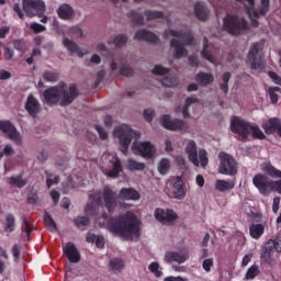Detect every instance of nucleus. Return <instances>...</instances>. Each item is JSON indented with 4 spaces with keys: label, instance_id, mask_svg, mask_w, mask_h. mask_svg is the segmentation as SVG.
Returning <instances> with one entry per match:
<instances>
[{
    "label": "nucleus",
    "instance_id": "obj_1",
    "mask_svg": "<svg viewBox=\"0 0 281 281\" xmlns=\"http://www.w3.org/2000/svg\"><path fill=\"white\" fill-rule=\"evenodd\" d=\"M90 200L91 202L87 204L85 213L95 217L100 227L109 229L111 234L125 240L139 237V221L133 212L127 211L121 216L109 217L103 211L102 199L99 194H91Z\"/></svg>",
    "mask_w": 281,
    "mask_h": 281
},
{
    "label": "nucleus",
    "instance_id": "obj_2",
    "mask_svg": "<svg viewBox=\"0 0 281 281\" xmlns=\"http://www.w3.org/2000/svg\"><path fill=\"white\" fill-rule=\"evenodd\" d=\"M120 199L123 201L136 202L140 199V194L133 188H122L119 196L117 192L114 191L110 186H104L102 200L109 214H113L119 207L122 206Z\"/></svg>",
    "mask_w": 281,
    "mask_h": 281
},
{
    "label": "nucleus",
    "instance_id": "obj_3",
    "mask_svg": "<svg viewBox=\"0 0 281 281\" xmlns=\"http://www.w3.org/2000/svg\"><path fill=\"white\" fill-rule=\"evenodd\" d=\"M43 95L48 105L57 104L60 101V106H68L79 95V92L75 85H70L67 89L65 83H60L46 89Z\"/></svg>",
    "mask_w": 281,
    "mask_h": 281
},
{
    "label": "nucleus",
    "instance_id": "obj_4",
    "mask_svg": "<svg viewBox=\"0 0 281 281\" xmlns=\"http://www.w3.org/2000/svg\"><path fill=\"white\" fill-rule=\"evenodd\" d=\"M231 131L233 134L238 135V140L240 143H246L251 133L254 139L265 140L266 135L256 124H250L249 122L238 117L233 116L231 121Z\"/></svg>",
    "mask_w": 281,
    "mask_h": 281
},
{
    "label": "nucleus",
    "instance_id": "obj_5",
    "mask_svg": "<svg viewBox=\"0 0 281 281\" xmlns=\"http://www.w3.org/2000/svg\"><path fill=\"white\" fill-rule=\"evenodd\" d=\"M168 36H173L170 41V47L175 49V58L180 60V58H186L188 56V49L184 47L186 45L190 46L193 44V35L191 31H176L172 29H167L164 32V38H168ZM177 38H181L180 42Z\"/></svg>",
    "mask_w": 281,
    "mask_h": 281
},
{
    "label": "nucleus",
    "instance_id": "obj_6",
    "mask_svg": "<svg viewBox=\"0 0 281 281\" xmlns=\"http://www.w3.org/2000/svg\"><path fill=\"white\" fill-rule=\"evenodd\" d=\"M223 27L225 32L232 36H241V34H246V32H248L249 24L244 16L235 13H227L223 19Z\"/></svg>",
    "mask_w": 281,
    "mask_h": 281
},
{
    "label": "nucleus",
    "instance_id": "obj_7",
    "mask_svg": "<svg viewBox=\"0 0 281 281\" xmlns=\"http://www.w3.org/2000/svg\"><path fill=\"white\" fill-rule=\"evenodd\" d=\"M113 135L119 139L122 154L126 155L135 132L130 127V125L122 124L114 128Z\"/></svg>",
    "mask_w": 281,
    "mask_h": 281
},
{
    "label": "nucleus",
    "instance_id": "obj_8",
    "mask_svg": "<svg viewBox=\"0 0 281 281\" xmlns=\"http://www.w3.org/2000/svg\"><path fill=\"white\" fill-rule=\"evenodd\" d=\"M255 1L256 0H247L249 7H246V10L251 19V23L255 27H258V19H260V16H266L270 10V0H261L258 9L255 8Z\"/></svg>",
    "mask_w": 281,
    "mask_h": 281
},
{
    "label": "nucleus",
    "instance_id": "obj_9",
    "mask_svg": "<svg viewBox=\"0 0 281 281\" xmlns=\"http://www.w3.org/2000/svg\"><path fill=\"white\" fill-rule=\"evenodd\" d=\"M218 158L221 161L218 168L220 175L235 177L237 175V162L235 158L225 151H221Z\"/></svg>",
    "mask_w": 281,
    "mask_h": 281
},
{
    "label": "nucleus",
    "instance_id": "obj_10",
    "mask_svg": "<svg viewBox=\"0 0 281 281\" xmlns=\"http://www.w3.org/2000/svg\"><path fill=\"white\" fill-rule=\"evenodd\" d=\"M24 12L30 16H43L46 5L43 0H22Z\"/></svg>",
    "mask_w": 281,
    "mask_h": 281
},
{
    "label": "nucleus",
    "instance_id": "obj_11",
    "mask_svg": "<svg viewBox=\"0 0 281 281\" xmlns=\"http://www.w3.org/2000/svg\"><path fill=\"white\" fill-rule=\"evenodd\" d=\"M160 123L164 128L171 132H186L189 128L184 121L178 119L171 120L169 114L162 115Z\"/></svg>",
    "mask_w": 281,
    "mask_h": 281
},
{
    "label": "nucleus",
    "instance_id": "obj_12",
    "mask_svg": "<svg viewBox=\"0 0 281 281\" xmlns=\"http://www.w3.org/2000/svg\"><path fill=\"white\" fill-rule=\"evenodd\" d=\"M260 44L258 42L251 44V47L247 55V60L250 64V69L262 71L265 69L266 64L261 58L257 59L259 54Z\"/></svg>",
    "mask_w": 281,
    "mask_h": 281
},
{
    "label": "nucleus",
    "instance_id": "obj_13",
    "mask_svg": "<svg viewBox=\"0 0 281 281\" xmlns=\"http://www.w3.org/2000/svg\"><path fill=\"white\" fill-rule=\"evenodd\" d=\"M0 131L4 135H7L10 140H12L21 146V144H22L21 133H19V131H16V126H14V124H12V122H10L8 120H4V121L0 120Z\"/></svg>",
    "mask_w": 281,
    "mask_h": 281
},
{
    "label": "nucleus",
    "instance_id": "obj_14",
    "mask_svg": "<svg viewBox=\"0 0 281 281\" xmlns=\"http://www.w3.org/2000/svg\"><path fill=\"white\" fill-rule=\"evenodd\" d=\"M155 220L162 225H171L178 220L177 213L171 209H156L154 213Z\"/></svg>",
    "mask_w": 281,
    "mask_h": 281
},
{
    "label": "nucleus",
    "instance_id": "obj_15",
    "mask_svg": "<svg viewBox=\"0 0 281 281\" xmlns=\"http://www.w3.org/2000/svg\"><path fill=\"white\" fill-rule=\"evenodd\" d=\"M252 183L260 194L265 196L270 194L271 180L266 175L257 173L252 178Z\"/></svg>",
    "mask_w": 281,
    "mask_h": 281
},
{
    "label": "nucleus",
    "instance_id": "obj_16",
    "mask_svg": "<svg viewBox=\"0 0 281 281\" xmlns=\"http://www.w3.org/2000/svg\"><path fill=\"white\" fill-rule=\"evenodd\" d=\"M132 149L145 159H151L156 154V148L150 142L133 143Z\"/></svg>",
    "mask_w": 281,
    "mask_h": 281
},
{
    "label": "nucleus",
    "instance_id": "obj_17",
    "mask_svg": "<svg viewBox=\"0 0 281 281\" xmlns=\"http://www.w3.org/2000/svg\"><path fill=\"white\" fill-rule=\"evenodd\" d=\"M111 167L103 169L105 177L111 179H116L119 175L123 171L122 161L119 157H114L111 161Z\"/></svg>",
    "mask_w": 281,
    "mask_h": 281
},
{
    "label": "nucleus",
    "instance_id": "obj_18",
    "mask_svg": "<svg viewBox=\"0 0 281 281\" xmlns=\"http://www.w3.org/2000/svg\"><path fill=\"white\" fill-rule=\"evenodd\" d=\"M63 251L70 263H78L80 261V252L76 248L75 244L70 241L66 243V245L63 247Z\"/></svg>",
    "mask_w": 281,
    "mask_h": 281
},
{
    "label": "nucleus",
    "instance_id": "obj_19",
    "mask_svg": "<svg viewBox=\"0 0 281 281\" xmlns=\"http://www.w3.org/2000/svg\"><path fill=\"white\" fill-rule=\"evenodd\" d=\"M25 111L33 119L36 117L37 114L41 112V104L37 99L32 94L27 97V100L25 102Z\"/></svg>",
    "mask_w": 281,
    "mask_h": 281
},
{
    "label": "nucleus",
    "instance_id": "obj_20",
    "mask_svg": "<svg viewBox=\"0 0 281 281\" xmlns=\"http://www.w3.org/2000/svg\"><path fill=\"white\" fill-rule=\"evenodd\" d=\"M189 259V254L184 252H178V251H167L165 255V261L167 263H178V265H182L187 260Z\"/></svg>",
    "mask_w": 281,
    "mask_h": 281
},
{
    "label": "nucleus",
    "instance_id": "obj_21",
    "mask_svg": "<svg viewBox=\"0 0 281 281\" xmlns=\"http://www.w3.org/2000/svg\"><path fill=\"white\" fill-rule=\"evenodd\" d=\"M134 38L135 41H145L146 43H151L153 45H156V43L159 41V37L156 34L147 30L137 31Z\"/></svg>",
    "mask_w": 281,
    "mask_h": 281
},
{
    "label": "nucleus",
    "instance_id": "obj_22",
    "mask_svg": "<svg viewBox=\"0 0 281 281\" xmlns=\"http://www.w3.org/2000/svg\"><path fill=\"white\" fill-rule=\"evenodd\" d=\"M274 246L276 244L273 239H269L268 241L265 243L261 254V260L265 261L266 263L271 262L272 256L276 251Z\"/></svg>",
    "mask_w": 281,
    "mask_h": 281
},
{
    "label": "nucleus",
    "instance_id": "obj_23",
    "mask_svg": "<svg viewBox=\"0 0 281 281\" xmlns=\"http://www.w3.org/2000/svg\"><path fill=\"white\" fill-rule=\"evenodd\" d=\"M186 153L190 162H192L195 167H199V159H198V146L194 140H189L186 147Z\"/></svg>",
    "mask_w": 281,
    "mask_h": 281
},
{
    "label": "nucleus",
    "instance_id": "obj_24",
    "mask_svg": "<svg viewBox=\"0 0 281 281\" xmlns=\"http://www.w3.org/2000/svg\"><path fill=\"white\" fill-rule=\"evenodd\" d=\"M63 45L71 54H77V56H79V58H82V56H86V54H88L87 49H80V47L77 45V43L72 42L71 40H68L67 37H64Z\"/></svg>",
    "mask_w": 281,
    "mask_h": 281
},
{
    "label": "nucleus",
    "instance_id": "obj_25",
    "mask_svg": "<svg viewBox=\"0 0 281 281\" xmlns=\"http://www.w3.org/2000/svg\"><path fill=\"white\" fill-rule=\"evenodd\" d=\"M280 124H281L280 119L271 117L262 124V128L267 135H273L274 133H277Z\"/></svg>",
    "mask_w": 281,
    "mask_h": 281
},
{
    "label": "nucleus",
    "instance_id": "obj_26",
    "mask_svg": "<svg viewBox=\"0 0 281 281\" xmlns=\"http://www.w3.org/2000/svg\"><path fill=\"white\" fill-rule=\"evenodd\" d=\"M57 14L63 21H69L74 15V9L70 4L63 3L57 9Z\"/></svg>",
    "mask_w": 281,
    "mask_h": 281
},
{
    "label": "nucleus",
    "instance_id": "obj_27",
    "mask_svg": "<svg viewBox=\"0 0 281 281\" xmlns=\"http://www.w3.org/2000/svg\"><path fill=\"white\" fill-rule=\"evenodd\" d=\"M172 189V199L181 200L186 195V191L183 189V181L181 180L180 177H178L177 180L173 182Z\"/></svg>",
    "mask_w": 281,
    "mask_h": 281
},
{
    "label": "nucleus",
    "instance_id": "obj_28",
    "mask_svg": "<svg viewBox=\"0 0 281 281\" xmlns=\"http://www.w3.org/2000/svg\"><path fill=\"white\" fill-rule=\"evenodd\" d=\"M195 81L200 87L205 88L213 83L214 77H213V75L207 74V72H199L195 76Z\"/></svg>",
    "mask_w": 281,
    "mask_h": 281
},
{
    "label": "nucleus",
    "instance_id": "obj_29",
    "mask_svg": "<svg viewBox=\"0 0 281 281\" xmlns=\"http://www.w3.org/2000/svg\"><path fill=\"white\" fill-rule=\"evenodd\" d=\"M235 188V182L233 180H216L215 182V190L218 192H227L232 191Z\"/></svg>",
    "mask_w": 281,
    "mask_h": 281
},
{
    "label": "nucleus",
    "instance_id": "obj_30",
    "mask_svg": "<svg viewBox=\"0 0 281 281\" xmlns=\"http://www.w3.org/2000/svg\"><path fill=\"white\" fill-rule=\"evenodd\" d=\"M194 14L199 21H206L209 10L203 2H196L194 5Z\"/></svg>",
    "mask_w": 281,
    "mask_h": 281
},
{
    "label": "nucleus",
    "instance_id": "obj_31",
    "mask_svg": "<svg viewBox=\"0 0 281 281\" xmlns=\"http://www.w3.org/2000/svg\"><path fill=\"white\" fill-rule=\"evenodd\" d=\"M249 234L252 239L258 240L265 234V226L252 223L249 227Z\"/></svg>",
    "mask_w": 281,
    "mask_h": 281
},
{
    "label": "nucleus",
    "instance_id": "obj_32",
    "mask_svg": "<svg viewBox=\"0 0 281 281\" xmlns=\"http://www.w3.org/2000/svg\"><path fill=\"white\" fill-rule=\"evenodd\" d=\"M262 170L267 176L271 178L281 179V170L277 169L270 162L265 164Z\"/></svg>",
    "mask_w": 281,
    "mask_h": 281
},
{
    "label": "nucleus",
    "instance_id": "obj_33",
    "mask_svg": "<svg viewBox=\"0 0 281 281\" xmlns=\"http://www.w3.org/2000/svg\"><path fill=\"white\" fill-rule=\"evenodd\" d=\"M16 227V218L14 214H7L5 222H4V232L12 234Z\"/></svg>",
    "mask_w": 281,
    "mask_h": 281
},
{
    "label": "nucleus",
    "instance_id": "obj_34",
    "mask_svg": "<svg viewBox=\"0 0 281 281\" xmlns=\"http://www.w3.org/2000/svg\"><path fill=\"white\" fill-rule=\"evenodd\" d=\"M9 184L11 187L22 189L27 184V181L25 179H23L21 175L12 176V177L9 178Z\"/></svg>",
    "mask_w": 281,
    "mask_h": 281
},
{
    "label": "nucleus",
    "instance_id": "obj_35",
    "mask_svg": "<svg viewBox=\"0 0 281 281\" xmlns=\"http://www.w3.org/2000/svg\"><path fill=\"white\" fill-rule=\"evenodd\" d=\"M128 19H132L133 25H143L144 16L142 13H138L135 10H132L127 13Z\"/></svg>",
    "mask_w": 281,
    "mask_h": 281
},
{
    "label": "nucleus",
    "instance_id": "obj_36",
    "mask_svg": "<svg viewBox=\"0 0 281 281\" xmlns=\"http://www.w3.org/2000/svg\"><path fill=\"white\" fill-rule=\"evenodd\" d=\"M44 224H45V227L47 228V231H49L52 233L56 232V229H57L56 223L54 222V220L49 215V213L46 211L44 213Z\"/></svg>",
    "mask_w": 281,
    "mask_h": 281
},
{
    "label": "nucleus",
    "instance_id": "obj_37",
    "mask_svg": "<svg viewBox=\"0 0 281 281\" xmlns=\"http://www.w3.org/2000/svg\"><path fill=\"white\" fill-rule=\"evenodd\" d=\"M170 170V160L168 158H162L158 164V172L161 176H166Z\"/></svg>",
    "mask_w": 281,
    "mask_h": 281
},
{
    "label": "nucleus",
    "instance_id": "obj_38",
    "mask_svg": "<svg viewBox=\"0 0 281 281\" xmlns=\"http://www.w3.org/2000/svg\"><path fill=\"white\" fill-rule=\"evenodd\" d=\"M177 83H178V79L175 75H168L161 80V86L165 88H173L177 86Z\"/></svg>",
    "mask_w": 281,
    "mask_h": 281
},
{
    "label": "nucleus",
    "instance_id": "obj_39",
    "mask_svg": "<svg viewBox=\"0 0 281 281\" xmlns=\"http://www.w3.org/2000/svg\"><path fill=\"white\" fill-rule=\"evenodd\" d=\"M127 169L130 171H144L145 170V164L144 162H138L133 159L127 160Z\"/></svg>",
    "mask_w": 281,
    "mask_h": 281
},
{
    "label": "nucleus",
    "instance_id": "obj_40",
    "mask_svg": "<svg viewBox=\"0 0 281 281\" xmlns=\"http://www.w3.org/2000/svg\"><path fill=\"white\" fill-rule=\"evenodd\" d=\"M268 93L270 95L271 103L277 104L279 101V94H281V88L280 87H270L268 89Z\"/></svg>",
    "mask_w": 281,
    "mask_h": 281
},
{
    "label": "nucleus",
    "instance_id": "obj_41",
    "mask_svg": "<svg viewBox=\"0 0 281 281\" xmlns=\"http://www.w3.org/2000/svg\"><path fill=\"white\" fill-rule=\"evenodd\" d=\"M43 79L47 82L55 83L59 79V74L48 70L43 74Z\"/></svg>",
    "mask_w": 281,
    "mask_h": 281
},
{
    "label": "nucleus",
    "instance_id": "obj_42",
    "mask_svg": "<svg viewBox=\"0 0 281 281\" xmlns=\"http://www.w3.org/2000/svg\"><path fill=\"white\" fill-rule=\"evenodd\" d=\"M74 224L77 228L88 227L90 225V218L88 216H77L74 220Z\"/></svg>",
    "mask_w": 281,
    "mask_h": 281
},
{
    "label": "nucleus",
    "instance_id": "obj_43",
    "mask_svg": "<svg viewBox=\"0 0 281 281\" xmlns=\"http://www.w3.org/2000/svg\"><path fill=\"white\" fill-rule=\"evenodd\" d=\"M209 47V41L206 37H204L203 40V49L201 52L202 58H204L205 60H207L209 63H212L213 60V56L212 54L207 50Z\"/></svg>",
    "mask_w": 281,
    "mask_h": 281
},
{
    "label": "nucleus",
    "instance_id": "obj_44",
    "mask_svg": "<svg viewBox=\"0 0 281 281\" xmlns=\"http://www.w3.org/2000/svg\"><path fill=\"white\" fill-rule=\"evenodd\" d=\"M260 274V269L257 265H252L246 272V280H254Z\"/></svg>",
    "mask_w": 281,
    "mask_h": 281
},
{
    "label": "nucleus",
    "instance_id": "obj_45",
    "mask_svg": "<svg viewBox=\"0 0 281 281\" xmlns=\"http://www.w3.org/2000/svg\"><path fill=\"white\" fill-rule=\"evenodd\" d=\"M112 43L115 45V47H124V45L127 43V36L125 34H119L114 37Z\"/></svg>",
    "mask_w": 281,
    "mask_h": 281
},
{
    "label": "nucleus",
    "instance_id": "obj_46",
    "mask_svg": "<svg viewBox=\"0 0 281 281\" xmlns=\"http://www.w3.org/2000/svg\"><path fill=\"white\" fill-rule=\"evenodd\" d=\"M199 166L201 165L202 168H205L209 164L207 153L205 149L199 150Z\"/></svg>",
    "mask_w": 281,
    "mask_h": 281
},
{
    "label": "nucleus",
    "instance_id": "obj_47",
    "mask_svg": "<svg viewBox=\"0 0 281 281\" xmlns=\"http://www.w3.org/2000/svg\"><path fill=\"white\" fill-rule=\"evenodd\" d=\"M145 16H147V21H154V19H164V13L160 11L147 10L145 11Z\"/></svg>",
    "mask_w": 281,
    "mask_h": 281
},
{
    "label": "nucleus",
    "instance_id": "obj_48",
    "mask_svg": "<svg viewBox=\"0 0 281 281\" xmlns=\"http://www.w3.org/2000/svg\"><path fill=\"white\" fill-rule=\"evenodd\" d=\"M110 267L113 271H121L124 267L122 259L115 258L110 261Z\"/></svg>",
    "mask_w": 281,
    "mask_h": 281
},
{
    "label": "nucleus",
    "instance_id": "obj_49",
    "mask_svg": "<svg viewBox=\"0 0 281 281\" xmlns=\"http://www.w3.org/2000/svg\"><path fill=\"white\" fill-rule=\"evenodd\" d=\"M45 175L47 176V178H46L47 189H50L54 184H58V182H59L58 176H56V177H54V179H52L53 175L49 173L47 170L45 171Z\"/></svg>",
    "mask_w": 281,
    "mask_h": 281
},
{
    "label": "nucleus",
    "instance_id": "obj_50",
    "mask_svg": "<svg viewBox=\"0 0 281 281\" xmlns=\"http://www.w3.org/2000/svg\"><path fill=\"white\" fill-rule=\"evenodd\" d=\"M149 271L155 274L156 278H161L162 277V271L159 270V263L158 262H151L148 266Z\"/></svg>",
    "mask_w": 281,
    "mask_h": 281
},
{
    "label": "nucleus",
    "instance_id": "obj_51",
    "mask_svg": "<svg viewBox=\"0 0 281 281\" xmlns=\"http://www.w3.org/2000/svg\"><path fill=\"white\" fill-rule=\"evenodd\" d=\"M169 68L162 67L161 65H156L151 72L155 76H166V74H169Z\"/></svg>",
    "mask_w": 281,
    "mask_h": 281
},
{
    "label": "nucleus",
    "instance_id": "obj_52",
    "mask_svg": "<svg viewBox=\"0 0 281 281\" xmlns=\"http://www.w3.org/2000/svg\"><path fill=\"white\" fill-rule=\"evenodd\" d=\"M119 74L125 78H131L133 77L134 70L128 66H123L120 68Z\"/></svg>",
    "mask_w": 281,
    "mask_h": 281
},
{
    "label": "nucleus",
    "instance_id": "obj_53",
    "mask_svg": "<svg viewBox=\"0 0 281 281\" xmlns=\"http://www.w3.org/2000/svg\"><path fill=\"white\" fill-rule=\"evenodd\" d=\"M22 231L25 232L27 237L32 233L30 221L25 216L22 217Z\"/></svg>",
    "mask_w": 281,
    "mask_h": 281
},
{
    "label": "nucleus",
    "instance_id": "obj_54",
    "mask_svg": "<svg viewBox=\"0 0 281 281\" xmlns=\"http://www.w3.org/2000/svg\"><path fill=\"white\" fill-rule=\"evenodd\" d=\"M270 192H277L281 194V179L277 181H270Z\"/></svg>",
    "mask_w": 281,
    "mask_h": 281
},
{
    "label": "nucleus",
    "instance_id": "obj_55",
    "mask_svg": "<svg viewBox=\"0 0 281 281\" xmlns=\"http://www.w3.org/2000/svg\"><path fill=\"white\" fill-rule=\"evenodd\" d=\"M12 255H13L14 261L19 262V260L21 259V245L19 244L13 245Z\"/></svg>",
    "mask_w": 281,
    "mask_h": 281
},
{
    "label": "nucleus",
    "instance_id": "obj_56",
    "mask_svg": "<svg viewBox=\"0 0 281 281\" xmlns=\"http://www.w3.org/2000/svg\"><path fill=\"white\" fill-rule=\"evenodd\" d=\"M4 53L3 58L4 60H12L14 58V49L9 46H3Z\"/></svg>",
    "mask_w": 281,
    "mask_h": 281
},
{
    "label": "nucleus",
    "instance_id": "obj_57",
    "mask_svg": "<svg viewBox=\"0 0 281 281\" xmlns=\"http://www.w3.org/2000/svg\"><path fill=\"white\" fill-rule=\"evenodd\" d=\"M214 267V259L207 258L202 262V268L205 270V272H211V269Z\"/></svg>",
    "mask_w": 281,
    "mask_h": 281
},
{
    "label": "nucleus",
    "instance_id": "obj_58",
    "mask_svg": "<svg viewBox=\"0 0 281 281\" xmlns=\"http://www.w3.org/2000/svg\"><path fill=\"white\" fill-rule=\"evenodd\" d=\"M31 30H33L34 34H41V32H45L46 27L42 24L33 22L30 24Z\"/></svg>",
    "mask_w": 281,
    "mask_h": 281
},
{
    "label": "nucleus",
    "instance_id": "obj_59",
    "mask_svg": "<svg viewBox=\"0 0 281 281\" xmlns=\"http://www.w3.org/2000/svg\"><path fill=\"white\" fill-rule=\"evenodd\" d=\"M13 47L14 49H16L18 52H25L26 47H25V43L22 40H15L13 41Z\"/></svg>",
    "mask_w": 281,
    "mask_h": 281
},
{
    "label": "nucleus",
    "instance_id": "obj_60",
    "mask_svg": "<svg viewBox=\"0 0 281 281\" xmlns=\"http://www.w3.org/2000/svg\"><path fill=\"white\" fill-rule=\"evenodd\" d=\"M1 154H3L5 157L14 156V147H12V144H7Z\"/></svg>",
    "mask_w": 281,
    "mask_h": 281
},
{
    "label": "nucleus",
    "instance_id": "obj_61",
    "mask_svg": "<svg viewBox=\"0 0 281 281\" xmlns=\"http://www.w3.org/2000/svg\"><path fill=\"white\" fill-rule=\"evenodd\" d=\"M268 76L270 77L274 85L281 87V77L277 72L270 70L268 72Z\"/></svg>",
    "mask_w": 281,
    "mask_h": 281
},
{
    "label": "nucleus",
    "instance_id": "obj_62",
    "mask_svg": "<svg viewBox=\"0 0 281 281\" xmlns=\"http://www.w3.org/2000/svg\"><path fill=\"white\" fill-rule=\"evenodd\" d=\"M155 116V111L151 109L144 110V119L146 122L150 123Z\"/></svg>",
    "mask_w": 281,
    "mask_h": 281
},
{
    "label": "nucleus",
    "instance_id": "obj_63",
    "mask_svg": "<svg viewBox=\"0 0 281 281\" xmlns=\"http://www.w3.org/2000/svg\"><path fill=\"white\" fill-rule=\"evenodd\" d=\"M70 34H72L74 36H77V38H83V32L79 26H72L70 29Z\"/></svg>",
    "mask_w": 281,
    "mask_h": 281
},
{
    "label": "nucleus",
    "instance_id": "obj_64",
    "mask_svg": "<svg viewBox=\"0 0 281 281\" xmlns=\"http://www.w3.org/2000/svg\"><path fill=\"white\" fill-rule=\"evenodd\" d=\"M95 131L99 134L101 140H105L108 138V133L100 125H95Z\"/></svg>",
    "mask_w": 281,
    "mask_h": 281
}]
</instances>
